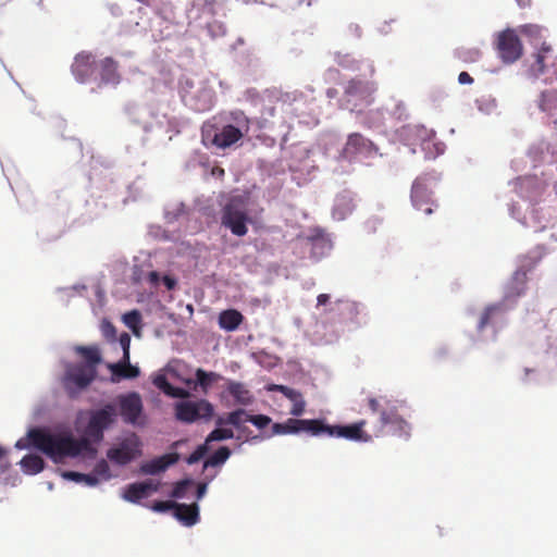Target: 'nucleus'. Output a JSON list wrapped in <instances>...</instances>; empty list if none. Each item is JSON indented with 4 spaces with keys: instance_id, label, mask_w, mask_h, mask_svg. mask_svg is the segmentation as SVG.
<instances>
[{
    "instance_id": "nucleus-1",
    "label": "nucleus",
    "mask_w": 557,
    "mask_h": 557,
    "mask_svg": "<svg viewBox=\"0 0 557 557\" xmlns=\"http://www.w3.org/2000/svg\"><path fill=\"white\" fill-rule=\"evenodd\" d=\"M72 75L81 84H91L90 92H100L102 89H115L122 81L119 63L112 57L103 58L99 65L96 57L88 51H82L74 58Z\"/></svg>"
},
{
    "instance_id": "nucleus-2",
    "label": "nucleus",
    "mask_w": 557,
    "mask_h": 557,
    "mask_svg": "<svg viewBox=\"0 0 557 557\" xmlns=\"http://www.w3.org/2000/svg\"><path fill=\"white\" fill-rule=\"evenodd\" d=\"M527 287V270L518 268L504 286V295L499 301L490 304L483 310L478 324V332L492 326V339H496L497 332L506 323L507 313L512 310L518 299L524 294Z\"/></svg>"
},
{
    "instance_id": "nucleus-3",
    "label": "nucleus",
    "mask_w": 557,
    "mask_h": 557,
    "mask_svg": "<svg viewBox=\"0 0 557 557\" xmlns=\"http://www.w3.org/2000/svg\"><path fill=\"white\" fill-rule=\"evenodd\" d=\"M324 154L327 159L337 163L333 168L334 173L348 174L352 170L354 162L376 157L379 147L371 139L356 132L348 134L344 144L336 147H325Z\"/></svg>"
},
{
    "instance_id": "nucleus-4",
    "label": "nucleus",
    "mask_w": 557,
    "mask_h": 557,
    "mask_svg": "<svg viewBox=\"0 0 557 557\" xmlns=\"http://www.w3.org/2000/svg\"><path fill=\"white\" fill-rule=\"evenodd\" d=\"M15 447L35 448L53 462L60 463L70 457V431H53L47 426L32 428L24 438L16 442Z\"/></svg>"
},
{
    "instance_id": "nucleus-5",
    "label": "nucleus",
    "mask_w": 557,
    "mask_h": 557,
    "mask_svg": "<svg viewBox=\"0 0 557 557\" xmlns=\"http://www.w3.org/2000/svg\"><path fill=\"white\" fill-rule=\"evenodd\" d=\"M250 203L249 190L235 189L230 193L220 211L221 226L236 237H244L248 233L249 225L255 224Z\"/></svg>"
},
{
    "instance_id": "nucleus-6",
    "label": "nucleus",
    "mask_w": 557,
    "mask_h": 557,
    "mask_svg": "<svg viewBox=\"0 0 557 557\" xmlns=\"http://www.w3.org/2000/svg\"><path fill=\"white\" fill-rule=\"evenodd\" d=\"M124 113L133 124L140 125L145 134H156L161 137L172 128V122L166 114L159 113L144 100L127 101Z\"/></svg>"
},
{
    "instance_id": "nucleus-7",
    "label": "nucleus",
    "mask_w": 557,
    "mask_h": 557,
    "mask_svg": "<svg viewBox=\"0 0 557 557\" xmlns=\"http://www.w3.org/2000/svg\"><path fill=\"white\" fill-rule=\"evenodd\" d=\"M77 421L92 443L99 445L104 440V433L116 424L117 414L109 401H101L87 411H79Z\"/></svg>"
},
{
    "instance_id": "nucleus-8",
    "label": "nucleus",
    "mask_w": 557,
    "mask_h": 557,
    "mask_svg": "<svg viewBox=\"0 0 557 557\" xmlns=\"http://www.w3.org/2000/svg\"><path fill=\"white\" fill-rule=\"evenodd\" d=\"M326 321L335 325V332L352 331L367 324V308L361 302L339 298L327 309Z\"/></svg>"
},
{
    "instance_id": "nucleus-9",
    "label": "nucleus",
    "mask_w": 557,
    "mask_h": 557,
    "mask_svg": "<svg viewBox=\"0 0 557 557\" xmlns=\"http://www.w3.org/2000/svg\"><path fill=\"white\" fill-rule=\"evenodd\" d=\"M143 456V441L132 431L121 432L106 450L108 465L126 468Z\"/></svg>"
},
{
    "instance_id": "nucleus-10",
    "label": "nucleus",
    "mask_w": 557,
    "mask_h": 557,
    "mask_svg": "<svg viewBox=\"0 0 557 557\" xmlns=\"http://www.w3.org/2000/svg\"><path fill=\"white\" fill-rule=\"evenodd\" d=\"M175 421L185 424H206L215 417V406L203 397L175 400L172 405Z\"/></svg>"
},
{
    "instance_id": "nucleus-11",
    "label": "nucleus",
    "mask_w": 557,
    "mask_h": 557,
    "mask_svg": "<svg viewBox=\"0 0 557 557\" xmlns=\"http://www.w3.org/2000/svg\"><path fill=\"white\" fill-rule=\"evenodd\" d=\"M178 92L184 106L195 112L209 111L214 104L215 92L202 79L183 76L178 83Z\"/></svg>"
},
{
    "instance_id": "nucleus-12",
    "label": "nucleus",
    "mask_w": 557,
    "mask_h": 557,
    "mask_svg": "<svg viewBox=\"0 0 557 557\" xmlns=\"http://www.w3.org/2000/svg\"><path fill=\"white\" fill-rule=\"evenodd\" d=\"M375 91L376 84L373 81L355 76L344 88L341 107L357 114L362 113L364 108L373 103Z\"/></svg>"
},
{
    "instance_id": "nucleus-13",
    "label": "nucleus",
    "mask_w": 557,
    "mask_h": 557,
    "mask_svg": "<svg viewBox=\"0 0 557 557\" xmlns=\"http://www.w3.org/2000/svg\"><path fill=\"white\" fill-rule=\"evenodd\" d=\"M367 421L361 419L352 422L329 423L324 417H319L318 437L343 438L354 443H371L373 437L364 426Z\"/></svg>"
},
{
    "instance_id": "nucleus-14",
    "label": "nucleus",
    "mask_w": 557,
    "mask_h": 557,
    "mask_svg": "<svg viewBox=\"0 0 557 557\" xmlns=\"http://www.w3.org/2000/svg\"><path fill=\"white\" fill-rule=\"evenodd\" d=\"M109 403L112 405L117 418L121 417L124 423L139 428L146 425L147 417L139 392L128 391L117 394Z\"/></svg>"
},
{
    "instance_id": "nucleus-15",
    "label": "nucleus",
    "mask_w": 557,
    "mask_h": 557,
    "mask_svg": "<svg viewBox=\"0 0 557 557\" xmlns=\"http://www.w3.org/2000/svg\"><path fill=\"white\" fill-rule=\"evenodd\" d=\"M434 137L435 132L426 128L422 124H406L397 128L394 133V140L408 147L411 154L417 152L418 146H420L422 150L429 149L431 147V138Z\"/></svg>"
},
{
    "instance_id": "nucleus-16",
    "label": "nucleus",
    "mask_w": 557,
    "mask_h": 557,
    "mask_svg": "<svg viewBox=\"0 0 557 557\" xmlns=\"http://www.w3.org/2000/svg\"><path fill=\"white\" fill-rule=\"evenodd\" d=\"M319 417L295 418L290 417L282 422H274L271 425L273 436L276 435H300L302 433L310 437H318Z\"/></svg>"
},
{
    "instance_id": "nucleus-17",
    "label": "nucleus",
    "mask_w": 557,
    "mask_h": 557,
    "mask_svg": "<svg viewBox=\"0 0 557 557\" xmlns=\"http://www.w3.org/2000/svg\"><path fill=\"white\" fill-rule=\"evenodd\" d=\"M495 48L499 59L505 64L515 63L523 53L521 39L512 28H506L497 33Z\"/></svg>"
},
{
    "instance_id": "nucleus-18",
    "label": "nucleus",
    "mask_w": 557,
    "mask_h": 557,
    "mask_svg": "<svg viewBox=\"0 0 557 557\" xmlns=\"http://www.w3.org/2000/svg\"><path fill=\"white\" fill-rule=\"evenodd\" d=\"M117 476L119 474L111 469L104 458L97 459L88 472L72 470V483L87 487H96Z\"/></svg>"
},
{
    "instance_id": "nucleus-19",
    "label": "nucleus",
    "mask_w": 557,
    "mask_h": 557,
    "mask_svg": "<svg viewBox=\"0 0 557 557\" xmlns=\"http://www.w3.org/2000/svg\"><path fill=\"white\" fill-rule=\"evenodd\" d=\"M513 190L519 198L527 201L532 207V214L535 213L534 205L540 202L544 193V184L536 176H518L513 182Z\"/></svg>"
},
{
    "instance_id": "nucleus-20",
    "label": "nucleus",
    "mask_w": 557,
    "mask_h": 557,
    "mask_svg": "<svg viewBox=\"0 0 557 557\" xmlns=\"http://www.w3.org/2000/svg\"><path fill=\"white\" fill-rule=\"evenodd\" d=\"M220 400L225 407L240 406L239 408H243L252 405L255 397L243 382L227 379L220 394Z\"/></svg>"
},
{
    "instance_id": "nucleus-21",
    "label": "nucleus",
    "mask_w": 557,
    "mask_h": 557,
    "mask_svg": "<svg viewBox=\"0 0 557 557\" xmlns=\"http://www.w3.org/2000/svg\"><path fill=\"white\" fill-rule=\"evenodd\" d=\"M202 135L203 139L210 140L216 148L226 149L242 139L244 134L239 126L227 123L221 126H214L210 132H206L203 127Z\"/></svg>"
},
{
    "instance_id": "nucleus-22",
    "label": "nucleus",
    "mask_w": 557,
    "mask_h": 557,
    "mask_svg": "<svg viewBox=\"0 0 557 557\" xmlns=\"http://www.w3.org/2000/svg\"><path fill=\"white\" fill-rule=\"evenodd\" d=\"M357 194L350 189H343L334 197L332 218L335 221H344L352 214L357 208Z\"/></svg>"
},
{
    "instance_id": "nucleus-23",
    "label": "nucleus",
    "mask_w": 557,
    "mask_h": 557,
    "mask_svg": "<svg viewBox=\"0 0 557 557\" xmlns=\"http://www.w3.org/2000/svg\"><path fill=\"white\" fill-rule=\"evenodd\" d=\"M98 370L82 363H72V399L86 389L97 377Z\"/></svg>"
},
{
    "instance_id": "nucleus-24",
    "label": "nucleus",
    "mask_w": 557,
    "mask_h": 557,
    "mask_svg": "<svg viewBox=\"0 0 557 557\" xmlns=\"http://www.w3.org/2000/svg\"><path fill=\"white\" fill-rule=\"evenodd\" d=\"M227 418L228 411L221 414L215 412V417L213 418L214 428L206 435L208 443L212 445L213 443H221L228 440L239 441V436H236L233 426L227 423Z\"/></svg>"
},
{
    "instance_id": "nucleus-25",
    "label": "nucleus",
    "mask_w": 557,
    "mask_h": 557,
    "mask_svg": "<svg viewBox=\"0 0 557 557\" xmlns=\"http://www.w3.org/2000/svg\"><path fill=\"white\" fill-rule=\"evenodd\" d=\"M107 367L110 371V381L112 383L133 381L138 379L141 374L140 368L138 364H133L131 362V358L128 359V362L117 360L116 362L109 363Z\"/></svg>"
},
{
    "instance_id": "nucleus-26",
    "label": "nucleus",
    "mask_w": 557,
    "mask_h": 557,
    "mask_svg": "<svg viewBox=\"0 0 557 557\" xmlns=\"http://www.w3.org/2000/svg\"><path fill=\"white\" fill-rule=\"evenodd\" d=\"M171 516L183 527L191 528L200 521V506L199 504L175 502Z\"/></svg>"
},
{
    "instance_id": "nucleus-27",
    "label": "nucleus",
    "mask_w": 557,
    "mask_h": 557,
    "mask_svg": "<svg viewBox=\"0 0 557 557\" xmlns=\"http://www.w3.org/2000/svg\"><path fill=\"white\" fill-rule=\"evenodd\" d=\"M275 389L280 392L286 399H288L292 403V407L289 409V414L299 418L302 417V414L306 411L307 403L304 398L302 393L292 386L284 385V384H277L275 385Z\"/></svg>"
},
{
    "instance_id": "nucleus-28",
    "label": "nucleus",
    "mask_w": 557,
    "mask_h": 557,
    "mask_svg": "<svg viewBox=\"0 0 557 557\" xmlns=\"http://www.w3.org/2000/svg\"><path fill=\"white\" fill-rule=\"evenodd\" d=\"M308 240L311 244V252L314 257L321 258L332 249V242L324 228L315 226L310 230Z\"/></svg>"
},
{
    "instance_id": "nucleus-29",
    "label": "nucleus",
    "mask_w": 557,
    "mask_h": 557,
    "mask_svg": "<svg viewBox=\"0 0 557 557\" xmlns=\"http://www.w3.org/2000/svg\"><path fill=\"white\" fill-rule=\"evenodd\" d=\"M410 200L416 210L423 211L426 215L433 213V206L437 207L433 199V190L422 184L419 186L417 197L413 194V185L411 186Z\"/></svg>"
},
{
    "instance_id": "nucleus-30",
    "label": "nucleus",
    "mask_w": 557,
    "mask_h": 557,
    "mask_svg": "<svg viewBox=\"0 0 557 557\" xmlns=\"http://www.w3.org/2000/svg\"><path fill=\"white\" fill-rule=\"evenodd\" d=\"M227 423L233 426L236 436H239V441L252 434V430L246 425L249 420L245 408H235L228 411Z\"/></svg>"
},
{
    "instance_id": "nucleus-31",
    "label": "nucleus",
    "mask_w": 557,
    "mask_h": 557,
    "mask_svg": "<svg viewBox=\"0 0 557 557\" xmlns=\"http://www.w3.org/2000/svg\"><path fill=\"white\" fill-rule=\"evenodd\" d=\"M222 379L223 376L220 373L199 367L195 370L194 376L188 383L207 394L213 385Z\"/></svg>"
},
{
    "instance_id": "nucleus-32",
    "label": "nucleus",
    "mask_w": 557,
    "mask_h": 557,
    "mask_svg": "<svg viewBox=\"0 0 557 557\" xmlns=\"http://www.w3.org/2000/svg\"><path fill=\"white\" fill-rule=\"evenodd\" d=\"M177 462V457L173 458L169 455H163L147 461L141 462L140 471L146 475H159L164 473L168 469Z\"/></svg>"
},
{
    "instance_id": "nucleus-33",
    "label": "nucleus",
    "mask_w": 557,
    "mask_h": 557,
    "mask_svg": "<svg viewBox=\"0 0 557 557\" xmlns=\"http://www.w3.org/2000/svg\"><path fill=\"white\" fill-rule=\"evenodd\" d=\"M188 18L198 20L203 15L214 16L216 14L215 0H191L186 9Z\"/></svg>"
},
{
    "instance_id": "nucleus-34",
    "label": "nucleus",
    "mask_w": 557,
    "mask_h": 557,
    "mask_svg": "<svg viewBox=\"0 0 557 557\" xmlns=\"http://www.w3.org/2000/svg\"><path fill=\"white\" fill-rule=\"evenodd\" d=\"M72 349L82 358V364L97 369L103 361L101 350L96 345H76Z\"/></svg>"
},
{
    "instance_id": "nucleus-35",
    "label": "nucleus",
    "mask_w": 557,
    "mask_h": 557,
    "mask_svg": "<svg viewBox=\"0 0 557 557\" xmlns=\"http://www.w3.org/2000/svg\"><path fill=\"white\" fill-rule=\"evenodd\" d=\"M244 321V315L240 311L234 308L222 310L218 317L219 327L225 332L236 331Z\"/></svg>"
},
{
    "instance_id": "nucleus-36",
    "label": "nucleus",
    "mask_w": 557,
    "mask_h": 557,
    "mask_svg": "<svg viewBox=\"0 0 557 557\" xmlns=\"http://www.w3.org/2000/svg\"><path fill=\"white\" fill-rule=\"evenodd\" d=\"M384 404L385 406L381 410V416L379 417L382 428L387 426L392 421L403 417L399 413V410L406 405V401L387 398V400H384Z\"/></svg>"
},
{
    "instance_id": "nucleus-37",
    "label": "nucleus",
    "mask_w": 557,
    "mask_h": 557,
    "mask_svg": "<svg viewBox=\"0 0 557 557\" xmlns=\"http://www.w3.org/2000/svg\"><path fill=\"white\" fill-rule=\"evenodd\" d=\"M334 59L335 62L345 70L359 71L361 65L366 64L370 74L372 75L374 73V66L370 61L357 59L351 53L335 52Z\"/></svg>"
},
{
    "instance_id": "nucleus-38",
    "label": "nucleus",
    "mask_w": 557,
    "mask_h": 557,
    "mask_svg": "<svg viewBox=\"0 0 557 557\" xmlns=\"http://www.w3.org/2000/svg\"><path fill=\"white\" fill-rule=\"evenodd\" d=\"M121 320L135 337H140L144 327L141 311L137 308L125 311Z\"/></svg>"
},
{
    "instance_id": "nucleus-39",
    "label": "nucleus",
    "mask_w": 557,
    "mask_h": 557,
    "mask_svg": "<svg viewBox=\"0 0 557 557\" xmlns=\"http://www.w3.org/2000/svg\"><path fill=\"white\" fill-rule=\"evenodd\" d=\"M120 496L123 500L135 505H141L143 502L147 499V493L144 492L138 481L123 486Z\"/></svg>"
},
{
    "instance_id": "nucleus-40",
    "label": "nucleus",
    "mask_w": 557,
    "mask_h": 557,
    "mask_svg": "<svg viewBox=\"0 0 557 557\" xmlns=\"http://www.w3.org/2000/svg\"><path fill=\"white\" fill-rule=\"evenodd\" d=\"M232 455L233 450L228 446H219L218 449L202 462V472L209 468L221 469Z\"/></svg>"
},
{
    "instance_id": "nucleus-41",
    "label": "nucleus",
    "mask_w": 557,
    "mask_h": 557,
    "mask_svg": "<svg viewBox=\"0 0 557 557\" xmlns=\"http://www.w3.org/2000/svg\"><path fill=\"white\" fill-rule=\"evenodd\" d=\"M196 483V480L189 475L185 474L182 479L177 480L171 491L169 492V497L175 500L188 498L189 487Z\"/></svg>"
},
{
    "instance_id": "nucleus-42",
    "label": "nucleus",
    "mask_w": 557,
    "mask_h": 557,
    "mask_svg": "<svg viewBox=\"0 0 557 557\" xmlns=\"http://www.w3.org/2000/svg\"><path fill=\"white\" fill-rule=\"evenodd\" d=\"M552 51L550 45L546 41L541 42V47L535 52V62L531 65L530 72L532 75L537 78L546 71L545 59L546 54Z\"/></svg>"
},
{
    "instance_id": "nucleus-43",
    "label": "nucleus",
    "mask_w": 557,
    "mask_h": 557,
    "mask_svg": "<svg viewBox=\"0 0 557 557\" xmlns=\"http://www.w3.org/2000/svg\"><path fill=\"white\" fill-rule=\"evenodd\" d=\"M20 465L24 473L37 474L42 471L45 462L40 456L29 454L22 458Z\"/></svg>"
},
{
    "instance_id": "nucleus-44",
    "label": "nucleus",
    "mask_w": 557,
    "mask_h": 557,
    "mask_svg": "<svg viewBox=\"0 0 557 557\" xmlns=\"http://www.w3.org/2000/svg\"><path fill=\"white\" fill-rule=\"evenodd\" d=\"M211 444L207 442V438L205 437L203 442L200 444H197L194 449L190 451L188 456L185 457V462L188 466L196 465L200 461H205V458L210 454L211 451Z\"/></svg>"
},
{
    "instance_id": "nucleus-45",
    "label": "nucleus",
    "mask_w": 557,
    "mask_h": 557,
    "mask_svg": "<svg viewBox=\"0 0 557 557\" xmlns=\"http://www.w3.org/2000/svg\"><path fill=\"white\" fill-rule=\"evenodd\" d=\"M387 426H389V433L393 436H397L404 441H409L411 437V424L404 417L392 421Z\"/></svg>"
},
{
    "instance_id": "nucleus-46",
    "label": "nucleus",
    "mask_w": 557,
    "mask_h": 557,
    "mask_svg": "<svg viewBox=\"0 0 557 557\" xmlns=\"http://www.w3.org/2000/svg\"><path fill=\"white\" fill-rule=\"evenodd\" d=\"M441 178H442V173H440V172H437L435 170H432L430 172L423 173L422 175H419L413 181V194H414V197H417V193L419 190L420 184H422L424 186H428L429 188H431V190H433V188L438 184Z\"/></svg>"
},
{
    "instance_id": "nucleus-47",
    "label": "nucleus",
    "mask_w": 557,
    "mask_h": 557,
    "mask_svg": "<svg viewBox=\"0 0 557 557\" xmlns=\"http://www.w3.org/2000/svg\"><path fill=\"white\" fill-rule=\"evenodd\" d=\"M546 30V28L537 24H523L519 26L520 34L530 38L534 46H537L540 41L544 38V33Z\"/></svg>"
},
{
    "instance_id": "nucleus-48",
    "label": "nucleus",
    "mask_w": 557,
    "mask_h": 557,
    "mask_svg": "<svg viewBox=\"0 0 557 557\" xmlns=\"http://www.w3.org/2000/svg\"><path fill=\"white\" fill-rule=\"evenodd\" d=\"M557 101V89L541 91L537 99V107L542 112H548Z\"/></svg>"
},
{
    "instance_id": "nucleus-49",
    "label": "nucleus",
    "mask_w": 557,
    "mask_h": 557,
    "mask_svg": "<svg viewBox=\"0 0 557 557\" xmlns=\"http://www.w3.org/2000/svg\"><path fill=\"white\" fill-rule=\"evenodd\" d=\"M185 213L186 206L184 202L165 206L163 210V216L168 224L176 222Z\"/></svg>"
},
{
    "instance_id": "nucleus-50",
    "label": "nucleus",
    "mask_w": 557,
    "mask_h": 557,
    "mask_svg": "<svg viewBox=\"0 0 557 557\" xmlns=\"http://www.w3.org/2000/svg\"><path fill=\"white\" fill-rule=\"evenodd\" d=\"M148 235L159 242H175L177 238L174 232L156 224L149 225Z\"/></svg>"
},
{
    "instance_id": "nucleus-51",
    "label": "nucleus",
    "mask_w": 557,
    "mask_h": 557,
    "mask_svg": "<svg viewBox=\"0 0 557 557\" xmlns=\"http://www.w3.org/2000/svg\"><path fill=\"white\" fill-rule=\"evenodd\" d=\"M265 95L268 100L271 102L272 100H276L282 102L283 104H292L297 99V91L294 92H283L278 89H265Z\"/></svg>"
},
{
    "instance_id": "nucleus-52",
    "label": "nucleus",
    "mask_w": 557,
    "mask_h": 557,
    "mask_svg": "<svg viewBox=\"0 0 557 557\" xmlns=\"http://www.w3.org/2000/svg\"><path fill=\"white\" fill-rule=\"evenodd\" d=\"M454 55L465 63H474L480 60L481 51L478 48L461 47L455 50Z\"/></svg>"
},
{
    "instance_id": "nucleus-53",
    "label": "nucleus",
    "mask_w": 557,
    "mask_h": 557,
    "mask_svg": "<svg viewBox=\"0 0 557 557\" xmlns=\"http://www.w3.org/2000/svg\"><path fill=\"white\" fill-rule=\"evenodd\" d=\"M247 418L249 423H251L259 431H265L269 425H272V418L264 413H253L250 410H247Z\"/></svg>"
},
{
    "instance_id": "nucleus-54",
    "label": "nucleus",
    "mask_w": 557,
    "mask_h": 557,
    "mask_svg": "<svg viewBox=\"0 0 557 557\" xmlns=\"http://www.w3.org/2000/svg\"><path fill=\"white\" fill-rule=\"evenodd\" d=\"M476 108L484 114L493 113L497 108V101L491 95L481 96L475 100Z\"/></svg>"
},
{
    "instance_id": "nucleus-55",
    "label": "nucleus",
    "mask_w": 557,
    "mask_h": 557,
    "mask_svg": "<svg viewBox=\"0 0 557 557\" xmlns=\"http://www.w3.org/2000/svg\"><path fill=\"white\" fill-rule=\"evenodd\" d=\"M131 342L132 337L131 334L127 332H122L116 337V342L121 349H122V357L119 360H122L123 362H128L129 356H131Z\"/></svg>"
},
{
    "instance_id": "nucleus-56",
    "label": "nucleus",
    "mask_w": 557,
    "mask_h": 557,
    "mask_svg": "<svg viewBox=\"0 0 557 557\" xmlns=\"http://www.w3.org/2000/svg\"><path fill=\"white\" fill-rule=\"evenodd\" d=\"M161 393L175 400L184 399L187 396V389L185 387L174 384L171 381L166 383Z\"/></svg>"
},
{
    "instance_id": "nucleus-57",
    "label": "nucleus",
    "mask_w": 557,
    "mask_h": 557,
    "mask_svg": "<svg viewBox=\"0 0 557 557\" xmlns=\"http://www.w3.org/2000/svg\"><path fill=\"white\" fill-rule=\"evenodd\" d=\"M124 186L128 193V196L123 199L124 205H126L129 200L137 201L141 198L143 184L139 180L129 184H125Z\"/></svg>"
},
{
    "instance_id": "nucleus-58",
    "label": "nucleus",
    "mask_w": 557,
    "mask_h": 557,
    "mask_svg": "<svg viewBox=\"0 0 557 557\" xmlns=\"http://www.w3.org/2000/svg\"><path fill=\"white\" fill-rule=\"evenodd\" d=\"M276 100H272L271 102L268 100L265 91L263 92L261 99V119L263 122H268L270 117H273L276 113V106L274 104Z\"/></svg>"
},
{
    "instance_id": "nucleus-59",
    "label": "nucleus",
    "mask_w": 557,
    "mask_h": 557,
    "mask_svg": "<svg viewBox=\"0 0 557 557\" xmlns=\"http://www.w3.org/2000/svg\"><path fill=\"white\" fill-rule=\"evenodd\" d=\"M100 329H101V333L103 335V337L109 342V343H115L116 342V337H117V329L116 326L108 319H103L101 321V325H100Z\"/></svg>"
},
{
    "instance_id": "nucleus-60",
    "label": "nucleus",
    "mask_w": 557,
    "mask_h": 557,
    "mask_svg": "<svg viewBox=\"0 0 557 557\" xmlns=\"http://www.w3.org/2000/svg\"><path fill=\"white\" fill-rule=\"evenodd\" d=\"M147 508L157 513H170L172 515L174 503L171 505L166 504L163 500H152L148 504H145Z\"/></svg>"
},
{
    "instance_id": "nucleus-61",
    "label": "nucleus",
    "mask_w": 557,
    "mask_h": 557,
    "mask_svg": "<svg viewBox=\"0 0 557 557\" xmlns=\"http://www.w3.org/2000/svg\"><path fill=\"white\" fill-rule=\"evenodd\" d=\"M445 144L443 141H432L431 147L426 150H423L426 159H436L445 152Z\"/></svg>"
},
{
    "instance_id": "nucleus-62",
    "label": "nucleus",
    "mask_w": 557,
    "mask_h": 557,
    "mask_svg": "<svg viewBox=\"0 0 557 557\" xmlns=\"http://www.w3.org/2000/svg\"><path fill=\"white\" fill-rule=\"evenodd\" d=\"M387 396H379V397H368V407L372 413H379L381 416V410L384 408V400H387Z\"/></svg>"
},
{
    "instance_id": "nucleus-63",
    "label": "nucleus",
    "mask_w": 557,
    "mask_h": 557,
    "mask_svg": "<svg viewBox=\"0 0 557 557\" xmlns=\"http://www.w3.org/2000/svg\"><path fill=\"white\" fill-rule=\"evenodd\" d=\"M152 385L158 388L160 392L165 387L166 383L170 382L165 373L161 370L156 371L150 376Z\"/></svg>"
},
{
    "instance_id": "nucleus-64",
    "label": "nucleus",
    "mask_w": 557,
    "mask_h": 557,
    "mask_svg": "<svg viewBox=\"0 0 557 557\" xmlns=\"http://www.w3.org/2000/svg\"><path fill=\"white\" fill-rule=\"evenodd\" d=\"M161 285H163L169 292H173L178 287V278L170 272H164Z\"/></svg>"
}]
</instances>
